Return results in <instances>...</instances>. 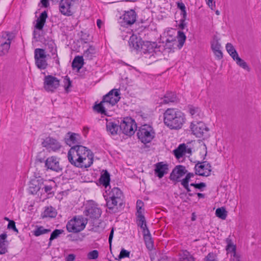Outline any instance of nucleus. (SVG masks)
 I'll list each match as a JSON object with an SVG mask.
<instances>
[{
    "instance_id": "48",
    "label": "nucleus",
    "mask_w": 261,
    "mask_h": 261,
    "mask_svg": "<svg viewBox=\"0 0 261 261\" xmlns=\"http://www.w3.org/2000/svg\"><path fill=\"white\" fill-rule=\"evenodd\" d=\"M87 256L89 259H95L98 257V252L96 250H94L89 252Z\"/></svg>"
},
{
    "instance_id": "51",
    "label": "nucleus",
    "mask_w": 261,
    "mask_h": 261,
    "mask_svg": "<svg viewBox=\"0 0 261 261\" xmlns=\"http://www.w3.org/2000/svg\"><path fill=\"white\" fill-rule=\"evenodd\" d=\"M95 52V49L92 46H90L86 50L84 51V55L85 57H91V55L93 54Z\"/></svg>"
},
{
    "instance_id": "50",
    "label": "nucleus",
    "mask_w": 261,
    "mask_h": 261,
    "mask_svg": "<svg viewBox=\"0 0 261 261\" xmlns=\"http://www.w3.org/2000/svg\"><path fill=\"white\" fill-rule=\"evenodd\" d=\"M129 254H130L129 251H128L124 249H122L121 250L118 257H119V258L121 260V259H122L124 257H129Z\"/></svg>"
},
{
    "instance_id": "34",
    "label": "nucleus",
    "mask_w": 261,
    "mask_h": 261,
    "mask_svg": "<svg viewBox=\"0 0 261 261\" xmlns=\"http://www.w3.org/2000/svg\"><path fill=\"white\" fill-rule=\"evenodd\" d=\"M50 229H46L43 226H36L35 229L32 231L35 237L46 234L50 232Z\"/></svg>"
},
{
    "instance_id": "19",
    "label": "nucleus",
    "mask_w": 261,
    "mask_h": 261,
    "mask_svg": "<svg viewBox=\"0 0 261 261\" xmlns=\"http://www.w3.org/2000/svg\"><path fill=\"white\" fill-rule=\"evenodd\" d=\"M191 148H188L186 144H180L177 148L173 150V154L177 159H180L186 155L187 154H191Z\"/></svg>"
},
{
    "instance_id": "2",
    "label": "nucleus",
    "mask_w": 261,
    "mask_h": 261,
    "mask_svg": "<svg viewBox=\"0 0 261 261\" xmlns=\"http://www.w3.org/2000/svg\"><path fill=\"white\" fill-rule=\"evenodd\" d=\"M185 121V115L178 109L169 108L164 113V122L171 129L181 128Z\"/></svg>"
},
{
    "instance_id": "8",
    "label": "nucleus",
    "mask_w": 261,
    "mask_h": 261,
    "mask_svg": "<svg viewBox=\"0 0 261 261\" xmlns=\"http://www.w3.org/2000/svg\"><path fill=\"white\" fill-rule=\"evenodd\" d=\"M120 129L124 134L132 136L137 130V124L130 117H126L120 123Z\"/></svg>"
},
{
    "instance_id": "32",
    "label": "nucleus",
    "mask_w": 261,
    "mask_h": 261,
    "mask_svg": "<svg viewBox=\"0 0 261 261\" xmlns=\"http://www.w3.org/2000/svg\"><path fill=\"white\" fill-rule=\"evenodd\" d=\"M176 100L175 94L171 92H167L162 98L161 102L162 104H168L170 102H174Z\"/></svg>"
},
{
    "instance_id": "49",
    "label": "nucleus",
    "mask_w": 261,
    "mask_h": 261,
    "mask_svg": "<svg viewBox=\"0 0 261 261\" xmlns=\"http://www.w3.org/2000/svg\"><path fill=\"white\" fill-rule=\"evenodd\" d=\"M194 187L196 189L200 190L201 191H203V189L206 187V184L204 182H200L198 184L191 183L189 186Z\"/></svg>"
},
{
    "instance_id": "38",
    "label": "nucleus",
    "mask_w": 261,
    "mask_h": 261,
    "mask_svg": "<svg viewBox=\"0 0 261 261\" xmlns=\"http://www.w3.org/2000/svg\"><path fill=\"white\" fill-rule=\"evenodd\" d=\"M35 64L40 69H45L47 68L48 64L46 58L35 59Z\"/></svg>"
},
{
    "instance_id": "26",
    "label": "nucleus",
    "mask_w": 261,
    "mask_h": 261,
    "mask_svg": "<svg viewBox=\"0 0 261 261\" xmlns=\"http://www.w3.org/2000/svg\"><path fill=\"white\" fill-rule=\"evenodd\" d=\"M47 17V12L45 11L42 12L39 17L36 20V23L35 25V28L39 31L42 30Z\"/></svg>"
},
{
    "instance_id": "60",
    "label": "nucleus",
    "mask_w": 261,
    "mask_h": 261,
    "mask_svg": "<svg viewBox=\"0 0 261 261\" xmlns=\"http://www.w3.org/2000/svg\"><path fill=\"white\" fill-rule=\"evenodd\" d=\"M180 15L181 16V19H186L187 18V12L186 9L181 10Z\"/></svg>"
},
{
    "instance_id": "29",
    "label": "nucleus",
    "mask_w": 261,
    "mask_h": 261,
    "mask_svg": "<svg viewBox=\"0 0 261 261\" xmlns=\"http://www.w3.org/2000/svg\"><path fill=\"white\" fill-rule=\"evenodd\" d=\"M99 182L101 185L104 186L106 189L110 186V175L107 170H105L100 175Z\"/></svg>"
},
{
    "instance_id": "17",
    "label": "nucleus",
    "mask_w": 261,
    "mask_h": 261,
    "mask_svg": "<svg viewBox=\"0 0 261 261\" xmlns=\"http://www.w3.org/2000/svg\"><path fill=\"white\" fill-rule=\"evenodd\" d=\"M45 167L47 169L56 172L60 171L62 169L60 165L59 159L54 156L48 158L45 161Z\"/></svg>"
},
{
    "instance_id": "33",
    "label": "nucleus",
    "mask_w": 261,
    "mask_h": 261,
    "mask_svg": "<svg viewBox=\"0 0 261 261\" xmlns=\"http://www.w3.org/2000/svg\"><path fill=\"white\" fill-rule=\"evenodd\" d=\"M136 223L137 225L141 228L142 232L146 230V229H148L144 215L136 216Z\"/></svg>"
},
{
    "instance_id": "20",
    "label": "nucleus",
    "mask_w": 261,
    "mask_h": 261,
    "mask_svg": "<svg viewBox=\"0 0 261 261\" xmlns=\"http://www.w3.org/2000/svg\"><path fill=\"white\" fill-rule=\"evenodd\" d=\"M136 16L137 14L134 10L131 9L129 11H125L121 17L123 20L121 23H123L124 25H132L136 21Z\"/></svg>"
},
{
    "instance_id": "47",
    "label": "nucleus",
    "mask_w": 261,
    "mask_h": 261,
    "mask_svg": "<svg viewBox=\"0 0 261 261\" xmlns=\"http://www.w3.org/2000/svg\"><path fill=\"white\" fill-rule=\"evenodd\" d=\"M63 84L65 91L66 93L69 92V88L71 87V81L68 76H65L63 80Z\"/></svg>"
},
{
    "instance_id": "55",
    "label": "nucleus",
    "mask_w": 261,
    "mask_h": 261,
    "mask_svg": "<svg viewBox=\"0 0 261 261\" xmlns=\"http://www.w3.org/2000/svg\"><path fill=\"white\" fill-rule=\"evenodd\" d=\"M186 20V19H180V20L179 21V23L178 25L179 29L183 30L185 28V27L186 26V23L185 22Z\"/></svg>"
},
{
    "instance_id": "59",
    "label": "nucleus",
    "mask_w": 261,
    "mask_h": 261,
    "mask_svg": "<svg viewBox=\"0 0 261 261\" xmlns=\"http://www.w3.org/2000/svg\"><path fill=\"white\" fill-rule=\"evenodd\" d=\"M204 261H217L214 257L211 255L210 254H208V255L205 258Z\"/></svg>"
},
{
    "instance_id": "62",
    "label": "nucleus",
    "mask_w": 261,
    "mask_h": 261,
    "mask_svg": "<svg viewBox=\"0 0 261 261\" xmlns=\"http://www.w3.org/2000/svg\"><path fill=\"white\" fill-rule=\"evenodd\" d=\"M143 206H144L143 202L141 200H138L137 201L136 207H143Z\"/></svg>"
},
{
    "instance_id": "6",
    "label": "nucleus",
    "mask_w": 261,
    "mask_h": 261,
    "mask_svg": "<svg viewBox=\"0 0 261 261\" xmlns=\"http://www.w3.org/2000/svg\"><path fill=\"white\" fill-rule=\"evenodd\" d=\"M155 131L149 124L142 125L137 130V136L139 140L144 144L150 143L155 137Z\"/></svg>"
},
{
    "instance_id": "18",
    "label": "nucleus",
    "mask_w": 261,
    "mask_h": 261,
    "mask_svg": "<svg viewBox=\"0 0 261 261\" xmlns=\"http://www.w3.org/2000/svg\"><path fill=\"white\" fill-rule=\"evenodd\" d=\"M220 38L217 36L214 35L211 42V48L215 55L218 59H221L223 57V54L221 50V45L219 42Z\"/></svg>"
},
{
    "instance_id": "7",
    "label": "nucleus",
    "mask_w": 261,
    "mask_h": 261,
    "mask_svg": "<svg viewBox=\"0 0 261 261\" xmlns=\"http://www.w3.org/2000/svg\"><path fill=\"white\" fill-rule=\"evenodd\" d=\"M14 34L10 32H5L0 35V57L7 55L9 50L12 41L14 39Z\"/></svg>"
},
{
    "instance_id": "35",
    "label": "nucleus",
    "mask_w": 261,
    "mask_h": 261,
    "mask_svg": "<svg viewBox=\"0 0 261 261\" xmlns=\"http://www.w3.org/2000/svg\"><path fill=\"white\" fill-rule=\"evenodd\" d=\"M84 64V59L82 56H76L72 63L73 69H80Z\"/></svg>"
},
{
    "instance_id": "4",
    "label": "nucleus",
    "mask_w": 261,
    "mask_h": 261,
    "mask_svg": "<svg viewBox=\"0 0 261 261\" xmlns=\"http://www.w3.org/2000/svg\"><path fill=\"white\" fill-rule=\"evenodd\" d=\"M103 196L106 201L107 206L109 210H113L118 205L121 206L123 204L124 196L118 188L114 187L106 190Z\"/></svg>"
},
{
    "instance_id": "21",
    "label": "nucleus",
    "mask_w": 261,
    "mask_h": 261,
    "mask_svg": "<svg viewBox=\"0 0 261 261\" xmlns=\"http://www.w3.org/2000/svg\"><path fill=\"white\" fill-rule=\"evenodd\" d=\"M168 166L163 162H159L155 165L154 173L159 178H162L168 173Z\"/></svg>"
},
{
    "instance_id": "24",
    "label": "nucleus",
    "mask_w": 261,
    "mask_h": 261,
    "mask_svg": "<svg viewBox=\"0 0 261 261\" xmlns=\"http://www.w3.org/2000/svg\"><path fill=\"white\" fill-rule=\"evenodd\" d=\"M143 41L135 35H132L129 39L128 44L130 48L136 50H140Z\"/></svg>"
},
{
    "instance_id": "16",
    "label": "nucleus",
    "mask_w": 261,
    "mask_h": 261,
    "mask_svg": "<svg viewBox=\"0 0 261 261\" xmlns=\"http://www.w3.org/2000/svg\"><path fill=\"white\" fill-rule=\"evenodd\" d=\"M156 48H157L156 42L143 41L140 51L144 55H150V56H151L153 55Z\"/></svg>"
},
{
    "instance_id": "44",
    "label": "nucleus",
    "mask_w": 261,
    "mask_h": 261,
    "mask_svg": "<svg viewBox=\"0 0 261 261\" xmlns=\"http://www.w3.org/2000/svg\"><path fill=\"white\" fill-rule=\"evenodd\" d=\"M64 232V230L62 229H55L50 234L49 238V245H50L51 242L53 240L57 239L61 234Z\"/></svg>"
},
{
    "instance_id": "46",
    "label": "nucleus",
    "mask_w": 261,
    "mask_h": 261,
    "mask_svg": "<svg viewBox=\"0 0 261 261\" xmlns=\"http://www.w3.org/2000/svg\"><path fill=\"white\" fill-rule=\"evenodd\" d=\"M234 61L236 62V63L243 68V69H247L248 68V66L246 63L242 60L240 57L239 55H238L236 57H234V59H233Z\"/></svg>"
},
{
    "instance_id": "22",
    "label": "nucleus",
    "mask_w": 261,
    "mask_h": 261,
    "mask_svg": "<svg viewBox=\"0 0 261 261\" xmlns=\"http://www.w3.org/2000/svg\"><path fill=\"white\" fill-rule=\"evenodd\" d=\"M195 175H196L195 173H194L192 172H187V173L186 174L185 177L181 179V185L187 191V193H188V195L190 196H192L194 195V194L191 193V190L190 188L189 182L190 181L191 178L194 177Z\"/></svg>"
},
{
    "instance_id": "12",
    "label": "nucleus",
    "mask_w": 261,
    "mask_h": 261,
    "mask_svg": "<svg viewBox=\"0 0 261 261\" xmlns=\"http://www.w3.org/2000/svg\"><path fill=\"white\" fill-rule=\"evenodd\" d=\"M42 145L49 151L57 152L62 148L61 143L56 138L46 137L42 142Z\"/></svg>"
},
{
    "instance_id": "11",
    "label": "nucleus",
    "mask_w": 261,
    "mask_h": 261,
    "mask_svg": "<svg viewBox=\"0 0 261 261\" xmlns=\"http://www.w3.org/2000/svg\"><path fill=\"white\" fill-rule=\"evenodd\" d=\"M60 80L56 77L48 75L43 80V88L48 92L53 93L60 86Z\"/></svg>"
},
{
    "instance_id": "9",
    "label": "nucleus",
    "mask_w": 261,
    "mask_h": 261,
    "mask_svg": "<svg viewBox=\"0 0 261 261\" xmlns=\"http://www.w3.org/2000/svg\"><path fill=\"white\" fill-rule=\"evenodd\" d=\"M190 128L192 133L198 138L207 137L209 131V128L202 121L191 122Z\"/></svg>"
},
{
    "instance_id": "63",
    "label": "nucleus",
    "mask_w": 261,
    "mask_h": 261,
    "mask_svg": "<svg viewBox=\"0 0 261 261\" xmlns=\"http://www.w3.org/2000/svg\"><path fill=\"white\" fill-rule=\"evenodd\" d=\"M41 2L44 7L46 8L49 5L48 0H41Z\"/></svg>"
},
{
    "instance_id": "53",
    "label": "nucleus",
    "mask_w": 261,
    "mask_h": 261,
    "mask_svg": "<svg viewBox=\"0 0 261 261\" xmlns=\"http://www.w3.org/2000/svg\"><path fill=\"white\" fill-rule=\"evenodd\" d=\"M44 191L47 194H51V191L53 189V187L51 185H45L44 187Z\"/></svg>"
},
{
    "instance_id": "15",
    "label": "nucleus",
    "mask_w": 261,
    "mask_h": 261,
    "mask_svg": "<svg viewBox=\"0 0 261 261\" xmlns=\"http://www.w3.org/2000/svg\"><path fill=\"white\" fill-rule=\"evenodd\" d=\"M75 0H61L59 4V10L65 16H71L73 12L71 7Z\"/></svg>"
},
{
    "instance_id": "41",
    "label": "nucleus",
    "mask_w": 261,
    "mask_h": 261,
    "mask_svg": "<svg viewBox=\"0 0 261 261\" xmlns=\"http://www.w3.org/2000/svg\"><path fill=\"white\" fill-rule=\"evenodd\" d=\"M45 49L42 48H36L34 51V58L35 59H44L46 58Z\"/></svg>"
},
{
    "instance_id": "31",
    "label": "nucleus",
    "mask_w": 261,
    "mask_h": 261,
    "mask_svg": "<svg viewBox=\"0 0 261 261\" xmlns=\"http://www.w3.org/2000/svg\"><path fill=\"white\" fill-rule=\"evenodd\" d=\"M188 108L189 112L192 118L197 119L198 118H200L203 115L201 110L199 108L193 106H189Z\"/></svg>"
},
{
    "instance_id": "25",
    "label": "nucleus",
    "mask_w": 261,
    "mask_h": 261,
    "mask_svg": "<svg viewBox=\"0 0 261 261\" xmlns=\"http://www.w3.org/2000/svg\"><path fill=\"white\" fill-rule=\"evenodd\" d=\"M80 140V136L79 134L70 132L67 134L65 138L66 143L69 146L79 143Z\"/></svg>"
},
{
    "instance_id": "56",
    "label": "nucleus",
    "mask_w": 261,
    "mask_h": 261,
    "mask_svg": "<svg viewBox=\"0 0 261 261\" xmlns=\"http://www.w3.org/2000/svg\"><path fill=\"white\" fill-rule=\"evenodd\" d=\"M177 7L180 11L186 9V6L182 2H177Z\"/></svg>"
},
{
    "instance_id": "61",
    "label": "nucleus",
    "mask_w": 261,
    "mask_h": 261,
    "mask_svg": "<svg viewBox=\"0 0 261 261\" xmlns=\"http://www.w3.org/2000/svg\"><path fill=\"white\" fill-rule=\"evenodd\" d=\"M53 58L55 60L56 63L58 65H60L59 58V57L58 56L57 53H56V55H54V56H53Z\"/></svg>"
},
{
    "instance_id": "40",
    "label": "nucleus",
    "mask_w": 261,
    "mask_h": 261,
    "mask_svg": "<svg viewBox=\"0 0 261 261\" xmlns=\"http://www.w3.org/2000/svg\"><path fill=\"white\" fill-rule=\"evenodd\" d=\"M226 49L232 59H234V57L238 55L234 46L230 43H227L226 44Z\"/></svg>"
},
{
    "instance_id": "57",
    "label": "nucleus",
    "mask_w": 261,
    "mask_h": 261,
    "mask_svg": "<svg viewBox=\"0 0 261 261\" xmlns=\"http://www.w3.org/2000/svg\"><path fill=\"white\" fill-rule=\"evenodd\" d=\"M75 256L73 254H70L66 258V261H74Z\"/></svg>"
},
{
    "instance_id": "28",
    "label": "nucleus",
    "mask_w": 261,
    "mask_h": 261,
    "mask_svg": "<svg viewBox=\"0 0 261 261\" xmlns=\"http://www.w3.org/2000/svg\"><path fill=\"white\" fill-rule=\"evenodd\" d=\"M7 237V234L5 232L0 234V254H4L8 252Z\"/></svg>"
},
{
    "instance_id": "52",
    "label": "nucleus",
    "mask_w": 261,
    "mask_h": 261,
    "mask_svg": "<svg viewBox=\"0 0 261 261\" xmlns=\"http://www.w3.org/2000/svg\"><path fill=\"white\" fill-rule=\"evenodd\" d=\"M7 228L9 229H12L15 232H18V231L17 228L16 227L15 223L13 220H9Z\"/></svg>"
},
{
    "instance_id": "37",
    "label": "nucleus",
    "mask_w": 261,
    "mask_h": 261,
    "mask_svg": "<svg viewBox=\"0 0 261 261\" xmlns=\"http://www.w3.org/2000/svg\"><path fill=\"white\" fill-rule=\"evenodd\" d=\"M87 212L90 215V217L96 219L98 218L101 215V210L97 207L92 206L89 208Z\"/></svg>"
},
{
    "instance_id": "14",
    "label": "nucleus",
    "mask_w": 261,
    "mask_h": 261,
    "mask_svg": "<svg viewBox=\"0 0 261 261\" xmlns=\"http://www.w3.org/2000/svg\"><path fill=\"white\" fill-rule=\"evenodd\" d=\"M187 172L186 167L182 165H177L173 169L170 175V179L175 182H180L181 177Z\"/></svg>"
},
{
    "instance_id": "54",
    "label": "nucleus",
    "mask_w": 261,
    "mask_h": 261,
    "mask_svg": "<svg viewBox=\"0 0 261 261\" xmlns=\"http://www.w3.org/2000/svg\"><path fill=\"white\" fill-rule=\"evenodd\" d=\"M136 208L137 212L136 214V216L144 215L143 213L144 209L143 208V207H136Z\"/></svg>"
},
{
    "instance_id": "13",
    "label": "nucleus",
    "mask_w": 261,
    "mask_h": 261,
    "mask_svg": "<svg viewBox=\"0 0 261 261\" xmlns=\"http://www.w3.org/2000/svg\"><path fill=\"white\" fill-rule=\"evenodd\" d=\"M196 175L202 176H208L211 174L212 166L206 162H199L195 166Z\"/></svg>"
},
{
    "instance_id": "43",
    "label": "nucleus",
    "mask_w": 261,
    "mask_h": 261,
    "mask_svg": "<svg viewBox=\"0 0 261 261\" xmlns=\"http://www.w3.org/2000/svg\"><path fill=\"white\" fill-rule=\"evenodd\" d=\"M217 217L223 220H225L227 217V212L224 207L218 208L216 211Z\"/></svg>"
},
{
    "instance_id": "42",
    "label": "nucleus",
    "mask_w": 261,
    "mask_h": 261,
    "mask_svg": "<svg viewBox=\"0 0 261 261\" xmlns=\"http://www.w3.org/2000/svg\"><path fill=\"white\" fill-rule=\"evenodd\" d=\"M186 36L184 32L181 31H178V35H177V40H178V47L179 48H181L186 41Z\"/></svg>"
},
{
    "instance_id": "27",
    "label": "nucleus",
    "mask_w": 261,
    "mask_h": 261,
    "mask_svg": "<svg viewBox=\"0 0 261 261\" xmlns=\"http://www.w3.org/2000/svg\"><path fill=\"white\" fill-rule=\"evenodd\" d=\"M143 232V238L146 247L149 250H151L153 248V241L151 238V234L149 229H146Z\"/></svg>"
},
{
    "instance_id": "30",
    "label": "nucleus",
    "mask_w": 261,
    "mask_h": 261,
    "mask_svg": "<svg viewBox=\"0 0 261 261\" xmlns=\"http://www.w3.org/2000/svg\"><path fill=\"white\" fill-rule=\"evenodd\" d=\"M57 215V212L55 208L53 206H47L45 207L44 211L41 215L43 218H55Z\"/></svg>"
},
{
    "instance_id": "58",
    "label": "nucleus",
    "mask_w": 261,
    "mask_h": 261,
    "mask_svg": "<svg viewBox=\"0 0 261 261\" xmlns=\"http://www.w3.org/2000/svg\"><path fill=\"white\" fill-rule=\"evenodd\" d=\"M113 235H114V229L112 228L110 232L109 237V243L110 247L111 246V245H112V239L113 238Z\"/></svg>"
},
{
    "instance_id": "64",
    "label": "nucleus",
    "mask_w": 261,
    "mask_h": 261,
    "mask_svg": "<svg viewBox=\"0 0 261 261\" xmlns=\"http://www.w3.org/2000/svg\"><path fill=\"white\" fill-rule=\"evenodd\" d=\"M214 0H205L206 4L209 6V7L211 8V9H213V2Z\"/></svg>"
},
{
    "instance_id": "36",
    "label": "nucleus",
    "mask_w": 261,
    "mask_h": 261,
    "mask_svg": "<svg viewBox=\"0 0 261 261\" xmlns=\"http://www.w3.org/2000/svg\"><path fill=\"white\" fill-rule=\"evenodd\" d=\"M180 261H195L194 257L187 250H182L179 253Z\"/></svg>"
},
{
    "instance_id": "1",
    "label": "nucleus",
    "mask_w": 261,
    "mask_h": 261,
    "mask_svg": "<svg viewBox=\"0 0 261 261\" xmlns=\"http://www.w3.org/2000/svg\"><path fill=\"white\" fill-rule=\"evenodd\" d=\"M69 162L73 166L86 169L93 163L94 154L88 148L82 145H75L70 148L67 153Z\"/></svg>"
},
{
    "instance_id": "5",
    "label": "nucleus",
    "mask_w": 261,
    "mask_h": 261,
    "mask_svg": "<svg viewBox=\"0 0 261 261\" xmlns=\"http://www.w3.org/2000/svg\"><path fill=\"white\" fill-rule=\"evenodd\" d=\"M87 224V220L82 216H76L68 221L66 228L69 232L78 233L83 230Z\"/></svg>"
},
{
    "instance_id": "10",
    "label": "nucleus",
    "mask_w": 261,
    "mask_h": 261,
    "mask_svg": "<svg viewBox=\"0 0 261 261\" xmlns=\"http://www.w3.org/2000/svg\"><path fill=\"white\" fill-rule=\"evenodd\" d=\"M225 249L230 261H241V255L237 252V246L230 237L225 239Z\"/></svg>"
},
{
    "instance_id": "3",
    "label": "nucleus",
    "mask_w": 261,
    "mask_h": 261,
    "mask_svg": "<svg viewBox=\"0 0 261 261\" xmlns=\"http://www.w3.org/2000/svg\"><path fill=\"white\" fill-rule=\"evenodd\" d=\"M119 89H114L103 96L101 101L95 103L93 109L101 114H106L107 110L116 104L120 99Z\"/></svg>"
},
{
    "instance_id": "39",
    "label": "nucleus",
    "mask_w": 261,
    "mask_h": 261,
    "mask_svg": "<svg viewBox=\"0 0 261 261\" xmlns=\"http://www.w3.org/2000/svg\"><path fill=\"white\" fill-rule=\"evenodd\" d=\"M29 188L30 191L32 194H36L40 189V187L38 185V180H32L30 183Z\"/></svg>"
},
{
    "instance_id": "45",
    "label": "nucleus",
    "mask_w": 261,
    "mask_h": 261,
    "mask_svg": "<svg viewBox=\"0 0 261 261\" xmlns=\"http://www.w3.org/2000/svg\"><path fill=\"white\" fill-rule=\"evenodd\" d=\"M47 49L49 52L51 54L52 56L56 55L57 53V47L55 43L53 41H49L46 44Z\"/></svg>"
},
{
    "instance_id": "23",
    "label": "nucleus",
    "mask_w": 261,
    "mask_h": 261,
    "mask_svg": "<svg viewBox=\"0 0 261 261\" xmlns=\"http://www.w3.org/2000/svg\"><path fill=\"white\" fill-rule=\"evenodd\" d=\"M106 128L111 135H116L120 129V125L114 120L107 119Z\"/></svg>"
}]
</instances>
